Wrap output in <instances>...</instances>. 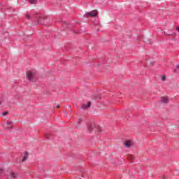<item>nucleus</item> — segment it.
I'll list each match as a JSON object with an SVG mask.
<instances>
[{
  "label": "nucleus",
  "mask_w": 179,
  "mask_h": 179,
  "mask_svg": "<svg viewBox=\"0 0 179 179\" xmlns=\"http://www.w3.org/2000/svg\"><path fill=\"white\" fill-rule=\"evenodd\" d=\"M132 145V142L129 141H127L125 143H124V146L126 148H129L131 145Z\"/></svg>",
  "instance_id": "0eeeda50"
},
{
  "label": "nucleus",
  "mask_w": 179,
  "mask_h": 179,
  "mask_svg": "<svg viewBox=\"0 0 179 179\" xmlns=\"http://www.w3.org/2000/svg\"><path fill=\"white\" fill-rule=\"evenodd\" d=\"M28 156H29V152H25L24 155V157L22 159V162H24V160H26V159H27Z\"/></svg>",
  "instance_id": "1a4fd4ad"
},
{
  "label": "nucleus",
  "mask_w": 179,
  "mask_h": 179,
  "mask_svg": "<svg viewBox=\"0 0 179 179\" xmlns=\"http://www.w3.org/2000/svg\"><path fill=\"white\" fill-rule=\"evenodd\" d=\"M26 73L28 80L32 81L36 78V73L35 71H29Z\"/></svg>",
  "instance_id": "f257e3e1"
},
{
  "label": "nucleus",
  "mask_w": 179,
  "mask_h": 179,
  "mask_svg": "<svg viewBox=\"0 0 179 179\" xmlns=\"http://www.w3.org/2000/svg\"><path fill=\"white\" fill-rule=\"evenodd\" d=\"M7 125V129H12V126L13 125V122H8L6 123Z\"/></svg>",
  "instance_id": "39448f33"
},
{
  "label": "nucleus",
  "mask_w": 179,
  "mask_h": 179,
  "mask_svg": "<svg viewBox=\"0 0 179 179\" xmlns=\"http://www.w3.org/2000/svg\"><path fill=\"white\" fill-rule=\"evenodd\" d=\"M0 175H1V169H0Z\"/></svg>",
  "instance_id": "a211bd4d"
},
{
  "label": "nucleus",
  "mask_w": 179,
  "mask_h": 179,
  "mask_svg": "<svg viewBox=\"0 0 179 179\" xmlns=\"http://www.w3.org/2000/svg\"><path fill=\"white\" fill-rule=\"evenodd\" d=\"M90 106H92V103L87 102V103H85L82 106V108H83V110H85V108H89V107H90Z\"/></svg>",
  "instance_id": "20e7f679"
},
{
  "label": "nucleus",
  "mask_w": 179,
  "mask_h": 179,
  "mask_svg": "<svg viewBox=\"0 0 179 179\" xmlns=\"http://www.w3.org/2000/svg\"><path fill=\"white\" fill-rule=\"evenodd\" d=\"M26 17H27V19H30V15L27 14V15H26Z\"/></svg>",
  "instance_id": "f8f14e48"
},
{
  "label": "nucleus",
  "mask_w": 179,
  "mask_h": 179,
  "mask_svg": "<svg viewBox=\"0 0 179 179\" xmlns=\"http://www.w3.org/2000/svg\"><path fill=\"white\" fill-rule=\"evenodd\" d=\"M162 80H163V81L166 80V76H162Z\"/></svg>",
  "instance_id": "9b49d317"
},
{
  "label": "nucleus",
  "mask_w": 179,
  "mask_h": 179,
  "mask_svg": "<svg viewBox=\"0 0 179 179\" xmlns=\"http://www.w3.org/2000/svg\"><path fill=\"white\" fill-rule=\"evenodd\" d=\"M87 131H89V132H92V131H94V132H99L100 131V127H97L96 125L92 124L91 127H87Z\"/></svg>",
  "instance_id": "f03ea898"
},
{
  "label": "nucleus",
  "mask_w": 179,
  "mask_h": 179,
  "mask_svg": "<svg viewBox=\"0 0 179 179\" xmlns=\"http://www.w3.org/2000/svg\"><path fill=\"white\" fill-rule=\"evenodd\" d=\"M176 67L178 68V69H179V65L178 64H177L176 65Z\"/></svg>",
  "instance_id": "2eb2a0df"
},
{
  "label": "nucleus",
  "mask_w": 179,
  "mask_h": 179,
  "mask_svg": "<svg viewBox=\"0 0 179 179\" xmlns=\"http://www.w3.org/2000/svg\"><path fill=\"white\" fill-rule=\"evenodd\" d=\"M85 17H87L89 16H91L92 17H96L97 16V11L96 10H92L91 12L87 13L84 15Z\"/></svg>",
  "instance_id": "7ed1b4c3"
},
{
  "label": "nucleus",
  "mask_w": 179,
  "mask_h": 179,
  "mask_svg": "<svg viewBox=\"0 0 179 179\" xmlns=\"http://www.w3.org/2000/svg\"><path fill=\"white\" fill-rule=\"evenodd\" d=\"M7 114H8V112H7V111H5V112L3 113V115H6Z\"/></svg>",
  "instance_id": "ddd939ff"
},
{
  "label": "nucleus",
  "mask_w": 179,
  "mask_h": 179,
  "mask_svg": "<svg viewBox=\"0 0 179 179\" xmlns=\"http://www.w3.org/2000/svg\"><path fill=\"white\" fill-rule=\"evenodd\" d=\"M57 108L59 107V105H57Z\"/></svg>",
  "instance_id": "f3484780"
},
{
  "label": "nucleus",
  "mask_w": 179,
  "mask_h": 179,
  "mask_svg": "<svg viewBox=\"0 0 179 179\" xmlns=\"http://www.w3.org/2000/svg\"><path fill=\"white\" fill-rule=\"evenodd\" d=\"M10 176L11 178H17V175L15 173H13V171H11L10 173Z\"/></svg>",
  "instance_id": "6e6552de"
},
{
  "label": "nucleus",
  "mask_w": 179,
  "mask_h": 179,
  "mask_svg": "<svg viewBox=\"0 0 179 179\" xmlns=\"http://www.w3.org/2000/svg\"><path fill=\"white\" fill-rule=\"evenodd\" d=\"M161 103H169V98H167V97H162Z\"/></svg>",
  "instance_id": "423d86ee"
},
{
  "label": "nucleus",
  "mask_w": 179,
  "mask_h": 179,
  "mask_svg": "<svg viewBox=\"0 0 179 179\" xmlns=\"http://www.w3.org/2000/svg\"><path fill=\"white\" fill-rule=\"evenodd\" d=\"M1 103H2V101L0 99V104H1Z\"/></svg>",
  "instance_id": "dca6fc26"
},
{
  "label": "nucleus",
  "mask_w": 179,
  "mask_h": 179,
  "mask_svg": "<svg viewBox=\"0 0 179 179\" xmlns=\"http://www.w3.org/2000/svg\"><path fill=\"white\" fill-rule=\"evenodd\" d=\"M29 3L33 5L34 3H37V0H29Z\"/></svg>",
  "instance_id": "9d476101"
},
{
  "label": "nucleus",
  "mask_w": 179,
  "mask_h": 179,
  "mask_svg": "<svg viewBox=\"0 0 179 179\" xmlns=\"http://www.w3.org/2000/svg\"><path fill=\"white\" fill-rule=\"evenodd\" d=\"M176 30L178 31V33H179V27H176Z\"/></svg>",
  "instance_id": "4468645a"
}]
</instances>
